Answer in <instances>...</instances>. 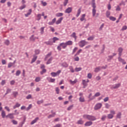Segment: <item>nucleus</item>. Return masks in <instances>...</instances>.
I'll return each instance as SVG.
<instances>
[{
  "label": "nucleus",
  "mask_w": 127,
  "mask_h": 127,
  "mask_svg": "<svg viewBox=\"0 0 127 127\" xmlns=\"http://www.w3.org/2000/svg\"><path fill=\"white\" fill-rule=\"evenodd\" d=\"M92 6L93 7L92 15L94 17L95 16V15H96V7H97V6H96V2H95V0H92Z\"/></svg>",
  "instance_id": "nucleus-3"
},
{
  "label": "nucleus",
  "mask_w": 127,
  "mask_h": 127,
  "mask_svg": "<svg viewBox=\"0 0 127 127\" xmlns=\"http://www.w3.org/2000/svg\"><path fill=\"white\" fill-rule=\"evenodd\" d=\"M60 45L61 47H63V49H65L66 47H67V46L66 45V43H62L60 44Z\"/></svg>",
  "instance_id": "nucleus-15"
},
{
  "label": "nucleus",
  "mask_w": 127,
  "mask_h": 127,
  "mask_svg": "<svg viewBox=\"0 0 127 127\" xmlns=\"http://www.w3.org/2000/svg\"><path fill=\"white\" fill-rule=\"evenodd\" d=\"M35 53L36 55H38L39 53H40V50H35Z\"/></svg>",
  "instance_id": "nucleus-49"
},
{
  "label": "nucleus",
  "mask_w": 127,
  "mask_h": 127,
  "mask_svg": "<svg viewBox=\"0 0 127 127\" xmlns=\"http://www.w3.org/2000/svg\"><path fill=\"white\" fill-rule=\"evenodd\" d=\"M74 107V105H71L70 106H69L67 108V111H71V110H72V109H73V107Z\"/></svg>",
  "instance_id": "nucleus-44"
},
{
  "label": "nucleus",
  "mask_w": 127,
  "mask_h": 127,
  "mask_svg": "<svg viewBox=\"0 0 127 127\" xmlns=\"http://www.w3.org/2000/svg\"><path fill=\"white\" fill-rule=\"evenodd\" d=\"M92 125H93L92 121H87L85 123L84 126L85 127H91Z\"/></svg>",
  "instance_id": "nucleus-8"
},
{
  "label": "nucleus",
  "mask_w": 127,
  "mask_h": 127,
  "mask_svg": "<svg viewBox=\"0 0 127 127\" xmlns=\"http://www.w3.org/2000/svg\"><path fill=\"white\" fill-rule=\"evenodd\" d=\"M100 70H101V66H98L95 68L94 72H95V73H98V72H100Z\"/></svg>",
  "instance_id": "nucleus-20"
},
{
  "label": "nucleus",
  "mask_w": 127,
  "mask_h": 127,
  "mask_svg": "<svg viewBox=\"0 0 127 127\" xmlns=\"http://www.w3.org/2000/svg\"><path fill=\"white\" fill-rule=\"evenodd\" d=\"M47 80L49 83H54L55 82V78H52L51 77L47 78Z\"/></svg>",
  "instance_id": "nucleus-12"
},
{
  "label": "nucleus",
  "mask_w": 127,
  "mask_h": 127,
  "mask_svg": "<svg viewBox=\"0 0 127 127\" xmlns=\"http://www.w3.org/2000/svg\"><path fill=\"white\" fill-rule=\"evenodd\" d=\"M69 82L71 85H74V84H76L77 83V80L75 79L74 81H72V80H70Z\"/></svg>",
  "instance_id": "nucleus-36"
},
{
  "label": "nucleus",
  "mask_w": 127,
  "mask_h": 127,
  "mask_svg": "<svg viewBox=\"0 0 127 127\" xmlns=\"http://www.w3.org/2000/svg\"><path fill=\"white\" fill-rule=\"evenodd\" d=\"M12 123L13 125H17V121L15 120H12Z\"/></svg>",
  "instance_id": "nucleus-64"
},
{
  "label": "nucleus",
  "mask_w": 127,
  "mask_h": 127,
  "mask_svg": "<svg viewBox=\"0 0 127 127\" xmlns=\"http://www.w3.org/2000/svg\"><path fill=\"white\" fill-rule=\"evenodd\" d=\"M127 26H124L123 27H122V30L123 31H124V30H127Z\"/></svg>",
  "instance_id": "nucleus-63"
},
{
  "label": "nucleus",
  "mask_w": 127,
  "mask_h": 127,
  "mask_svg": "<svg viewBox=\"0 0 127 127\" xmlns=\"http://www.w3.org/2000/svg\"><path fill=\"white\" fill-rule=\"evenodd\" d=\"M82 8H79L77 10V13L76 15V17H78L79 15L81 14V11Z\"/></svg>",
  "instance_id": "nucleus-19"
},
{
  "label": "nucleus",
  "mask_w": 127,
  "mask_h": 127,
  "mask_svg": "<svg viewBox=\"0 0 127 127\" xmlns=\"http://www.w3.org/2000/svg\"><path fill=\"white\" fill-rule=\"evenodd\" d=\"M87 78H88V79H92V73H88L87 75Z\"/></svg>",
  "instance_id": "nucleus-61"
},
{
  "label": "nucleus",
  "mask_w": 127,
  "mask_h": 127,
  "mask_svg": "<svg viewBox=\"0 0 127 127\" xmlns=\"http://www.w3.org/2000/svg\"><path fill=\"white\" fill-rule=\"evenodd\" d=\"M65 13H70V12H72V7H69L65 9L64 11Z\"/></svg>",
  "instance_id": "nucleus-9"
},
{
  "label": "nucleus",
  "mask_w": 127,
  "mask_h": 127,
  "mask_svg": "<svg viewBox=\"0 0 127 127\" xmlns=\"http://www.w3.org/2000/svg\"><path fill=\"white\" fill-rule=\"evenodd\" d=\"M92 97V93H90L88 96V99H89V100H88V102H90L92 100H94V99H95V96H93L92 97Z\"/></svg>",
  "instance_id": "nucleus-14"
},
{
  "label": "nucleus",
  "mask_w": 127,
  "mask_h": 127,
  "mask_svg": "<svg viewBox=\"0 0 127 127\" xmlns=\"http://www.w3.org/2000/svg\"><path fill=\"white\" fill-rule=\"evenodd\" d=\"M21 73V71H20V70H17L16 72V76H19Z\"/></svg>",
  "instance_id": "nucleus-47"
},
{
  "label": "nucleus",
  "mask_w": 127,
  "mask_h": 127,
  "mask_svg": "<svg viewBox=\"0 0 127 127\" xmlns=\"http://www.w3.org/2000/svg\"><path fill=\"white\" fill-rule=\"evenodd\" d=\"M13 95L15 98H16V96L17 95H18V92H13Z\"/></svg>",
  "instance_id": "nucleus-54"
},
{
  "label": "nucleus",
  "mask_w": 127,
  "mask_h": 127,
  "mask_svg": "<svg viewBox=\"0 0 127 127\" xmlns=\"http://www.w3.org/2000/svg\"><path fill=\"white\" fill-rule=\"evenodd\" d=\"M109 19L110 20H112V21H115V20H117V18L112 16H110Z\"/></svg>",
  "instance_id": "nucleus-24"
},
{
  "label": "nucleus",
  "mask_w": 127,
  "mask_h": 127,
  "mask_svg": "<svg viewBox=\"0 0 127 127\" xmlns=\"http://www.w3.org/2000/svg\"><path fill=\"white\" fill-rule=\"evenodd\" d=\"M40 80H41L40 78L39 77H37L35 78V82H38L40 81Z\"/></svg>",
  "instance_id": "nucleus-60"
},
{
  "label": "nucleus",
  "mask_w": 127,
  "mask_h": 127,
  "mask_svg": "<svg viewBox=\"0 0 127 127\" xmlns=\"http://www.w3.org/2000/svg\"><path fill=\"white\" fill-rule=\"evenodd\" d=\"M36 59H37V56L35 55L33 56V58L32 59V63L35 62L36 61Z\"/></svg>",
  "instance_id": "nucleus-31"
},
{
  "label": "nucleus",
  "mask_w": 127,
  "mask_h": 127,
  "mask_svg": "<svg viewBox=\"0 0 127 127\" xmlns=\"http://www.w3.org/2000/svg\"><path fill=\"white\" fill-rule=\"evenodd\" d=\"M62 66H63L64 68H67L68 64H67V63L66 62H64L62 64Z\"/></svg>",
  "instance_id": "nucleus-21"
},
{
  "label": "nucleus",
  "mask_w": 127,
  "mask_h": 127,
  "mask_svg": "<svg viewBox=\"0 0 127 127\" xmlns=\"http://www.w3.org/2000/svg\"><path fill=\"white\" fill-rule=\"evenodd\" d=\"M120 87H121V83H117L115 84V85H112L111 86L110 89H112V90H115L116 89H118V88H120Z\"/></svg>",
  "instance_id": "nucleus-5"
},
{
  "label": "nucleus",
  "mask_w": 127,
  "mask_h": 127,
  "mask_svg": "<svg viewBox=\"0 0 127 127\" xmlns=\"http://www.w3.org/2000/svg\"><path fill=\"white\" fill-rule=\"evenodd\" d=\"M65 44H66V46L67 45H72L73 44V42H72V41H68L65 42Z\"/></svg>",
  "instance_id": "nucleus-25"
},
{
  "label": "nucleus",
  "mask_w": 127,
  "mask_h": 127,
  "mask_svg": "<svg viewBox=\"0 0 127 127\" xmlns=\"http://www.w3.org/2000/svg\"><path fill=\"white\" fill-rule=\"evenodd\" d=\"M14 114L12 113V114H8L6 117V118H9V119H10L11 120H12L13 119H14Z\"/></svg>",
  "instance_id": "nucleus-10"
},
{
  "label": "nucleus",
  "mask_w": 127,
  "mask_h": 127,
  "mask_svg": "<svg viewBox=\"0 0 127 127\" xmlns=\"http://www.w3.org/2000/svg\"><path fill=\"white\" fill-rule=\"evenodd\" d=\"M52 60H53V57H51L47 62L46 64L47 65L49 64H51V63H52Z\"/></svg>",
  "instance_id": "nucleus-16"
},
{
  "label": "nucleus",
  "mask_w": 127,
  "mask_h": 127,
  "mask_svg": "<svg viewBox=\"0 0 127 127\" xmlns=\"http://www.w3.org/2000/svg\"><path fill=\"white\" fill-rule=\"evenodd\" d=\"M77 50H78V47H75L72 51V54H74V53H75V52H76Z\"/></svg>",
  "instance_id": "nucleus-46"
},
{
  "label": "nucleus",
  "mask_w": 127,
  "mask_h": 127,
  "mask_svg": "<svg viewBox=\"0 0 127 127\" xmlns=\"http://www.w3.org/2000/svg\"><path fill=\"white\" fill-rule=\"evenodd\" d=\"M41 3L43 4V6H46L47 5V3L46 2H44L43 1H41Z\"/></svg>",
  "instance_id": "nucleus-59"
},
{
  "label": "nucleus",
  "mask_w": 127,
  "mask_h": 127,
  "mask_svg": "<svg viewBox=\"0 0 127 127\" xmlns=\"http://www.w3.org/2000/svg\"><path fill=\"white\" fill-rule=\"evenodd\" d=\"M69 69L70 72H71V73H74V72H75V70H74V68H73V66H69Z\"/></svg>",
  "instance_id": "nucleus-37"
},
{
  "label": "nucleus",
  "mask_w": 127,
  "mask_h": 127,
  "mask_svg": "<svg viewBox=\"0 0 127 127\" xmlns=\"http://www.w3.org/2000/svg\"><path fill=\"white\" fill-rule=\"evenodd\" d=\"M13 66V63H10L8 64V68H10V67H12Z\"/></svg>",
  "instance_id": "nucleus-56"
},
{
  "label": "nucleus",
  "mask_w": 127,
  "mask_h": 127,
  "mask_svg": "<svg viewBox=\"0 0 127 127\" xmlns=\"http://www.w3.org/2000/svg\"><path fill=\"white\" fill-rule=\"evenodd\" d=\"M56 92L57 94H59V92H60V89H59V87H56Z\"/></svg>",
  "instance_id": "nucleus-58"
},
{
  "label": "nucleus",
  "mask_w": 127,
  "mask_h": 127,
  "mask_svg": "<svg viewBox=\"0 0 127 127\" xmlns=\"http://www.w3.org/2000/svg\"><path fill=\"white\" fill-rule=\"evenodd\" d=\"M82 85H83V88L85 89L87 86H88V83L86 82V80L83 79L82 80Z\"/></svg>",
  "instance_id": "nucleus-11"
},
{
  "label": "nucleus",
  "mask_w": 127,
  "mask_h": 127,
  "mask_svg": "<svg viewBox=\"0 0 127 127\" xmlns=\"http://www.w3.org/2000/svg\"><path fill=\"white\" fill-rule=\"evenodd\" d=\"M63 20V17H62L60 18L56 22V24H60V23L62 22V21Z\"/></svg>",
  "instance_id": "nucleus-13"
},
{
  "label": "nucleus",
  "mask_w": 127,
  "mask_h": 127,
  "mask_svg": "<svg viewBox=\"0 0 127 127\" xmlns=\"http://www.w3.org/2000/svg\"><path fill=\"white\" fill-rule=\"evenodd\" d=\"M123 51H124V49H123V48L120 47L118 48V61L119 62H121V63H122L123 65H125L127 64V62H126L124 59L121 58L122 57V55H123Z\"/></svg>",
  "instance_id": "nucleus-1"
},
{
  "label": "nucleus",
  "mask_w": 127,
  "mask_h": 127,
  "mask_svg": "<svg viewBox=\"0 0 127 127\" xmlns=\"http://www.w3.org/2000/svg\"><path fill=\"white\" fill-rule=\"evenodd\" d=\"M39 118L38 117L36 118L34 120L32 121V125H34V124L37 123V121H39Z\"/></svg>",
  "instance_id": "nucleus-23"
},
{
  "label": "nucleus",
  "mask_w": 127,
  "mask_h": 127,
  "mask_svg": "<svg viewBox=\"0 0 127 127\" xmlns=\"http://www.w3.org/2000/svg\"><path fill=\"white\" fill-rule=\"evenodd\" d=\"M69 0H64V6H66L67 5V3H68V1Z\"/></svg>",
  "instance_id": "nucleus-53"
},
{
  "label": "nucleus",
  "mask_w": 127,
  "mask_h": 127,
  "mask_svg": "<svg viewBox=\"0 0 127 127\" xmlns=\"http://www.w3.org/2000/svg\"><path fill=\"white\" fill-rule=\"evenodd\" d=\"M57 17H60V16H63V13H58L56 14Z\"/></svg>",
  "instance_id": "nucleus-34"
},
{
  "label": "nucleus",
  "mask_w": 127,
  "mask_h": 127,
  "mask_svg": "<svg viewBox=\"0 0 127 127\" xmlns=\"http://www.w3.org/2000/svg\"><path fill=\"white\" fill-rule=\"evenodd\" d=\"M79 100L80 103H84V102H85V99L84 98V97H79Z\"/></svg>",
  "instance_id": "nucleus-33"
},
{
  "label": "nucleus",
  "mask_w": 127,
  "mask_h": 127,
  "mask_svg": "<svg viewBox=\"0 0 127 127\" xmlns=\"http://www.w3.org/2000/svg\"><path fill=\"white\" fill-rule=\"evenodd\" d=\"M77 125H84V121L82 120V119H80L77 122Z\"/></svg>",
  "instance_id": "nucleus-17"
},
{
  "label": "nucleus",
  "mask_w": 127,
  "mask_h": 127,
  "mask_svg": "<svg viewBox=\"0 0 127 127\" xmlns=\"http://www.w3.org/2000/svg\"><path fill=\"white\" fill-rule=\"evenodd\" d=\"M102 106H103L102 103H97L94 107V110H95V111L100 110V109L102 108Z\"/></svg>",
  "instance_id": "nucleus-6"
},
{
  "label": "nucleus",
  "mask_w": 127,
  "mask_h": 127,
  "mask_svg": "<svg viewBox=\"0 0 127 127\" xmlns=\"http://www.w3.org/2000/svg\"><path fill=\"white\" fill-rule=\"evenodd\" d=\"M51 55H52V52H50L46 55V58H48L49 57H50Z\"/></svg>",
  "instance_id": "nucleus-48"
},
{
  "label": "nucleus",
  "mask_w": 127,
  "mask_h": 127,
  "mask_svg": "<svg viewBox=\"0 0 127 127\" xmlns=\"http://www.w3.org/2000/svg\"><path fill=\"white\" fill-rule=\"evenodd\" d=\"M31 11H32V10L31 9H30L29 10V12L27 13V14H25V16H26V17H28V16L29 15H30V14H31Z\"/></svg>",
  "instance_id": "nucleus-28"
},
{
  "label": "nucleus",
  "mask_w": 127,
  "mask_h": 127,
  "mask_svg": "<svg viewBox=\"0 0 127 127\" xmlns=\"http://www.w3.org/2000/svg\"><path fill=\"white\" fill-rule=\"evenodd\" d=\"M19 107H20V104L17 103L15 105L13 106V109H16V108H19Z\"/></svg>",
  "instance_id": "nucleus-38"
},
{
  "label": "nucleus",
  "mask_w": 127,
  "mask_h": 127,
  "mask_svg": "<svg viewBox=\"0 0 127 127\" xmlns=\"http://www.w3.org/2000/svg\"><path fill=\"white\" fill-rule=\"evenodd\" d=\"M106 118H107V116L103 115L101 118V120L102 121V122H105V121H106Z\"/></svg>",
  "instance_id": "nucleus-42"
},
{
  "label": "nucleus",
  "mask_w": 127,
  "mask_h": 127,
  "mask_svg": "<svg viewBox=\"0 0 127 127\" xmlns=\"http://www.w3.org/2000/svg\"><path fill=\"white\" fill-rule=\"evenodd\" d=\"M85 16H86V14L82 15V16L80 19V21H84V20H85Z\"/></svg>",
  "instance_id": "nucleus-22"
},
{
  "label": "nucleus",
  "mask_w": 127,
  "mask_h": 127,
  "mask_svg": "<svg viewBox=\"0 0 127 127\" xmlns=\"http://www.w3.org/2000/svg\"><path fill=\"white\" fill-rule=\"evenodd\" d=\"M99 96H101V93L100 92H97L93 96L95 98V97H99Z\"/></svg>",
  "instance_id": "nucleus-52"
},
{
  "label": "nucleus",
  "mask_w": 127,
  "mask_h": 127,
  "mask_svg": "<svg viewBox=\"0 0 127 127\" xmlns=\"http://www.w3.org/2000/svg\"><path fill=\"white\" fill-rule=\"evenodd\" d=\"M110 107H111V105H110L108 103H106L105 104V108H106V109H110Z\"/></svg>",
  "instance_id": "nucleus-62"
},
{
  "label": "nucleus",
  "mask_w": 127,
  "mask_h": 127,
  "mask_svg": "<svg viewBox=\"0 0 127 127\" xmlns=\"http://www.w3.org/2000/svg\"><path fill=\"white\" fill-rule=\"evenodd\" d=\"M83 119H87V120L90 121V122H93L94 121H96V120H97L96 117L90 115H83Z\"/></svg>",
  "instance_id": "nucleus-2"
},
{
  "label": "nucleus",
  "mask_w": 127,
  "mask_h": 127,
  "mask_svg": "<svg viewBox=\"0 0 127 127\" xmlns=\"http://www.w3.org/2000/svg\"><path fill=\"white\" fill-rule=\"evenodd\" d=\"M117 119H121L122 118V113L119 112L118 113L116 116Z\"/></svg>",
  "instance_id": "nucleus-26"
},
{
  "label": "nucleus",
  "mask_w": 127,
  "mask_h": 127,
  "mask_svg": "<svg viewBox=\"0 0 127 127\" xmlns=\"http://www.w3.org/2000/svg\"><path fill=\"white\" fill-rule=\"evenodd\" d=\"M37 20H40V19H41V14H38L37 15Z\"/></svg>",
  "instance_id": "nucleus-57"
},
{
  "label": "nucleus",
  "mask_w": 127,
  "mask_h": 127,
  "mask_svg": "<svg viewBox=\"0 0 127 127\" xmlns=\"http://www.w3.org/2000/svg\"><path fill=\"white\" fill-rule=\"evenodd\" d=\"M52 39H53V43H55V42H56V41L59 40V38H58L56 37H54Z\"/></svg>",
  "instance_id": "nucleus-27"
},
{
  "label": "nucleus",
  "mask_w": 127,
  "mask_h": 127,
  "mask_svg": "<svg viewBox=\"0 0 127 127\" xmlns=\"http://www.w3.org/2000/svg\"><path fill=\"white\" fill-rule=\"evenodd\" d=\"M88 44V42H86L85 40H81L79 42V47H84L85 45Z\"/></svg>",
  "instance_id": "nucleus-4"
},
{
  "label": "nucleus",
  "mask_w": 127,
  "mask_h": 127,
  "mask_svg": "<svg viewBox=\"0 0 127 127\" xmlns=\"http://www.w3.org/2000/svg\"><path fill=\"white\" fill-rule=\"evenodd\" d=\"M107 118L108 119H113V118H114V115L112 114H108L107 116Z\"/></svg>",
  "instance_id": "nucleus-45"
},
{
  "label": "nucleus",
  "mask_w": 127,
  "mask_h": 127,
  "mask_svg": "<svg viewBox=\"0 0 127 127\" xmlns=\"http://www.w3.org/2000/svg\"><path fill=\"white\" fill-rule=\"evenodd\" d=\"M47 71V70H46V69H45V68L43 69L42 71H41L40 72L41 75H43V74H44V73H46Z\"/></svg>",
  "instance_id": "nucleus-39"
},
{
  "label": "nucleus",
  "mask_w": 127,
  "mask_h": 127,
  "mask_svg": "<svg viewBox=\"0 0 127 127\" xmlns=\"http://www.w3.org/2000/svg\"><path fill=\"white\" fill-rule=\"evenodd\" d=\"M10 43L9 40H6L4 42V44H5V45H8Z\"/></svg>",
  "instance_id": "nucleus-51"
},
{
  "label": "nucleus",
  "mask_w": 127,
  "mask_h": 127,
  "mask_svg": "<svg viewBox=\"0 0 127 127\" xmlns=\"http://www.w3.org/2000/svg\"><path fill=\"white\" fill-rule=\"evenodd\" d=\"M81 70H82V67H75V72H79Z\"/></svg>",
  "instance_id": "nucleus-43"
},
{
  "label": "nucleus",
  "mask_w": 127,
  "mask_h": 127,
  "mask_svg": "<svg viewBox=\"0 0 127 127\" xmlns=\"http://www.w3.org/2000/svg\"><path fill=\"white\" fill-rule=\"evenodd\" d=\"M71 36H72V37L74 38L75 40H76V39H77V36H76V33H75V32L72 33V34L71 35Z\"/></svg>",
  "instance_id": "nucleus-32"
},
{
  "label": "nucleus",
  "mask_w": 127,
  "mask_h": 127,
  "mask_svg": "<svg viewBox=\"0 0 127 127\" xmlns=\"http://www.w3.org/2000/svg\"><path fill=\"white\" fill-rule=\"evenodd\" d=\"M82 52V49H80L79 50L77 53H76V54L74 55V57H76V56H77V55H79L80 53Z\"/></svg>",
  "instance_id": "nucleus-40"
},
{
  "label": "nucleus",
  "mask_w": 127,
  "mask_h": 127,
  "mask_svg": "<svg viewBox=\"0 0 127 127\" xmlns=\"http://www.w3.org/2000/svg\"><path fill=\"white\" fill-rule=\"evenodd\" d=\"M56 116V113H54V114H51L48 116V119H51V118H54Z\"/></svg>",
  "instance_id": "nucleus-29"
},
{
  "label": "nucleus",
  "mask_w": 127,
  "mask_h": 127,
  "mask_svg": "<svg viewBox=\"0 0 127 127\" xmlns=\"http://www.w3.org/2000/svg\"><path fill=\"white\" fill-rule=\"evenodd\" d=\"M45 44L47 45H53V41L52 39H50L48 41L45 42Z\"/></svg>",
  "instance_id": "nucleus-7"
},
{
  "label": "nucleus",
  "mask_w": 127,
  "mask_h": 127,
  "mask_svg": "<svg viewBox=\"0 0 127 127\" xmlns=\"http://www.w3.org/2000/svg\"><path fill=\"white\" fill-rule=\"evenodd\" d=\"M51 75L52 77H56V76H57L56 72H51Z\"/></svg>",
  "instance_id": "nucleus-50"
},
{
  "label": "nucleus",
  "mask_w": 127,
  "mask_h": 127,
  "mask_svg": "<svg viewBox=\"0 0 127 127\" xmlns=\"http://www.w3.org/2000/svg\"><path fill=\"white\" fill-rule=\"evenodd\" d=\"M106 17L108 18H110V15H111V12L110 11H107L106 13Z\"/></svg>",
  "instance_id": "nucleus-30"
},
{
  "label": "nucleus",
  "mask_w": 127,
  "mask_h": 127,
  "mask_svg": "<svg viewBox=\"0 0 127 127\" xmlns=\"http://www.w3.org/2000/svg\"><path fill=\"white\" fill-rule=\"evenodd\" d=\"M1 116L3 119H4V118L5 117V112L3 110H2Z\"/></svg>",
  "instance_id": "nucleus-35"
},
{
  "label": "nucleus",
  "mask_w": 127,
  "mask_h": 127,
  "mask_svg": "<svg viewBox=\"0 0 127 127\" xmlns=\"http://www.w3.org/2000/svg\"><path fill=\"white\" fill-rule=\"evenodd\" d=\"M25 7H26V5H25V4H24L19 7V9H23L24 8H25Z\"/></svg>",
  "instance_id": "nucleus-55"
},
{
  "label": "nucleus",
  "mask_w": 127,
  "mask_h": 127,
  "mask_svg": "<svg viewBox=\"0 0 127 127\" xmlns=\"http://www.w3.org/2000/svg\"><path fill=\"white\" fill-rule=\"evenodd\" d=\"M44 28H45V27H42L40 28L41 34L44 33Z\"/></svg>",
  "instance_id": "nucleus-41"
},
{
  "label": "nucleus",
  "mask_w": 127,
  "mask_h": 127,
  "mask_svg": "<svg viewBox=\"0 0 127 127\" xmlns=\"http://www.w3.org/2000/svg\"><path fill=\"white\" fill-rule=\"evenodd\" d=\"M94 39H95V36L92 35V36L88 37L87 38V40H88V41H93V40H94Z\"/></svg>",
  "instance_id": "nucleus-18"
}]
</instances>
